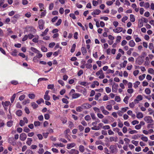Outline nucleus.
Listing matches in <instances>:
<instances>
[{
  "mask_svg": "<svg viewBox=\"0 0 154 154\" xmlns=\"http://www.w3.org/2000/svg\"><path fill=\"white\" fill-rule=\"evenodd\" d=\"M96 75L100 79H103L105 77V75L101 69L96 72Z\"/></svg>",
  "mask_w": 154,
  "mask_h": 154,
  "instance_id": "obj_1",
  "label": "nucleus"
},
{
  "mask_svg": "<svg viewBox=\"0 0 154 154\" xmlns=\"http://www.w3.org/2000/svg\"><path fill=\"white\" fill-rule=\"evenodd\" d=\"M144 120L147 123H151L153 122L152 118L150 116H146L144 117Z\"/></svg>",
  "mask_w": 154,
  "mask_h": 154,
  "instance_id": "obj_2",
  "label": "nucleus"
},
{
  "mask_svg": "<svg viewBox=\"0 0 154 154\" xmlns=\"http://www.w3.org/2000/svg\"><path fill=\"white\" fill-rule=\"evenodd\" d=\"M38 26L40 29H43L44 26L45 22L42 20H40L38 21Z\"/></svg>",
  "mask_w": 154,
  "mask_h": 154,
  "instance_id": "obj_3",
  "label": "nucleus"
},
{
  "mask_svg": "<svg viewBox=\"0 0 154 154\" xmlns=\"http://www.w3.org/2000/svg\"><path fill=\"white\" fill-rule=\"evenodd\" d=\"M118 85L116 83H114L112 86V91L114 93H116L117 91Z\"/></svg>",
  "mask_w": 154,
  "mask_h": 154,
  "instance_id": "obj_4",
  "label": "nucleus"
},
{
  "mask_svg": "<svg viewBox=\"0 0 154 154\" xmlns=\"http://www.w3.org/2000/svg\"><path fill=\"white\" fill-rule=\"evenodd\" d=\"M82 107L84 109H87L91 108L92 106L88 103H86L82 105Z\"/></svg>",
  "mask_w": 154,
  "mask_h": 154,
  "instance_id": "obj_5",
  "label": "nucleus"
},
{
  "mask_svg": "<svg viewBox=\"0 0 154 154\" xmlns=\"http://www.w3.org/2000/svg\"><path fill=\"white\" fill-rule=\"evenodd\" d=\"M27 138V135L25 133H22L20 134V138L21 141H24Z\"/></svg>",
  "mask_w": 154,
  "mask_h": 154,
  "instance_id": "obj_6",
  "label": "nucleus"
},
{
  "mask_svg": "<svg viewBox=\"0 0 154 154\" xmlns=\"http://www.w3.org/2000/svg\"><path fill=\"white\" fill-rule=\"evenodd\" d=\"M8 141L9 143L11 144L13 146H15L17 144L16 142L15 141L13 138H10L8 140Z\"/></svg>",
  "mask_w": 154,
  "mask_h": 154,
  "instance_id": "obj_7",
  "label": "nucleus"
},
{
  "mask_svg": "<svg viewBox=\"0 0 154 154\" xmlns=\"http://www.w3.org/2000/svg\"><path fill=\"white\" fill-rule=\"evenodd\" d=\"M143 60L142 57H139L136 60V62L139 64H141L143 62Z\"/></svg>",
  "mask_w": 154,
  "mask_h": 154,
  "instance_id": "obj_8",
  "label": "nucleus"
},
{
  "mask_svg": "<svg viewBox=\"0 0 154 154\" xmlns=\"http://www.w3.org/2000/svg\"><path fill=\"white\" fill-rule=\"evenodd\" d=\"M69 154H79V151L75 149H72L69 152Z\"/></svg>",
  "mask_w": 154,
  "mask_h": 154,
  "instance_id": "obj_9",
  "label": "nucleus"
},
{
  "mask_svg": "<svg viewBox=\"0 0 154 154\" xmlns=\"http://www.w3.org/2000/svg\"><path fill=\"white\" fill-rule=\"evenodd\" d=\"M123 30V28L121 27H118L113 29V31L115 33H119L121 32Z\"/></svg>",
  "mask_w": 154,
  "mask_h": 154,
  "instance_id": "obj_10",
  "label": "nucleus"
},
{
  "mask_svg": "<svg viewBox=\"0 0 154 154\" xmlns=\"http://www.w3.org/2000/svg\"><path fill=\"white\" fill-rule=\"evenodd\" d=\"M2 104L4 107H5V106L7 107L10 105H11L10 102L9 101H6L5 102L2 101Z\"/></svg>",
  "mask_w": 154,
  "mask_h": 154,
  "instance_id": "obj_11",
  "label": "nucleus"
},
{
  "mask_svg": "<svg viewBox=\"0 0 154 154\" xmlns=\"http://www.w3.org/2000/svg\"><path fill=\"white\" fill-rule=\"evenodd\" d=\"M76 144L74 143H68L67 145L66 148L67 149H69L72 148L74 147Z\"/></svg>",
  "mask_w": 154,
  "mask_h": 154,
  "instance_id": "obj_12",
  "label": "nucleus"
},
{
  "mask_svg": "<svg viewBox=\"0 0 154 154\" xmlns=\"http://www.w3.org/2000/svg\"><path fill=\"white\" fill-rule=\"evenodd\" d=\"M112 153H114L116 152V147L113 145H111L109 148Z\"/></svg>",
  "mask_w": 154,
  "mask_h": 154,
  "instance_id": "obj_13",
  "label": "nucleus"
},
{
  "mask_svg": "<svg viewBox=\"0 0 154 154\" xmlns=\"http://www.w3.org/2000/svg\"><path fill=\"white\" fill-rule=\"evenodd\" d=\"M145 122L143 121H141L139 124L135 126V129H139L140 128L142 125H144Z\"/></svg>",
  "mask_w": 154,
  "mask_h": 154,
  "instance_id": "obj_14",
  "label": "nucleus"
},
{
  "mask_svg": "<svg viewBox=\"0 0 154 154\" xmlns=\"http://www.w3.org/2000/svg\"><path fill=\"white\" fill-rule=\"evenodd\" d=\"M101 12V11L99 9H96L93 12L91 13V14L92 15H98Z\"/></svg>",
  "mask_w": 154,
  "mask_h": 154,
  "instance_id": "obj_15",
  "label": "nucleus"
},
{
  "mask_svg": "<svg viewBox=\"0 0 154 154\" xmlns=\"http://www.w3.org/2000/svg\"><path fill=\"white\" fill-rule=\"evenodd\" d=\"M21 91H19L18 92V93H17L16 94H13V96L11 97V103H13V102H14V100H15V99L16 97V95L17 94L19 93H20V92Z\"/></svg>",
  "mask_w": 154,
  "mask_h": 154,
  "instance_id": "obj_16",
  "label": "nucleus"
},
{
  "mask_svg": "<svg viewBox=\"0 0 154 154\" xmlns=\"http://www.w3.org/2000/svg\"><path fill=\"white\" fill-rule=\"evenodd\" d=\"M79 150L81 152H84L85 151V148L84 146L82 145H79Z\"/></svg>",
  "mask_w": 154,
  "mask_h": 154,
  "instance_id": "obj_17",
  "label": "nucleus"
},
{
  "mask_svg": "<svg viewBox=\"0 0 154 154\" xmlns=\"http://www.w3.org/2000/svg\"><path fill=\"white\" fill-rule=\"evenodd\" d=\"M80 96L79 94L76 93L72 94V99H76L79 97Z\"/></svg>",
  "mask_w": 154,
  "mask_h": 154,
  "instance_id": "obj_18",
  "label": "nucleus"
},
{
  "mask_svg": "<svg viewBox=\"0 0 154 154\" xmlns=\"http://www.w3.org/2000/svg\"><path fill=\"white\" fill-rule=\"evenodd\" d=\"M143 117V114L141 112H139L137 113L136 115V117L138 119H141Z\"/></svg>",
  "mask_w": 154,
  "mask_h": 154,
  "instance_id": "obj_19",
  "label": "nucleus"
},
{
  "mask_svg": "<svg viewBox=\"0 0 154 154\" xmlns=\"http://www.w3.org/2000/svg\"><path fill=\"white\" fill-rule=\"evenodd\" d=\"M38 6L40 8V11H44V5L42 3H40L38 4Z\"/></svg>",
  "mask_w": 154,
  "mask_h": 154,
  "instance_id": "obj_20",
  "label": "nucleus"
},
{
  "mask_svg": "<svg viewBox=\"0 0 154 154\" xmlns=\"http://www.w3.org/2000/svg\"><path fill=\"white\" fill-rule=\"evenodd\" d=\"M143 99V97L141 95H139L137 96L136 99H135V101H139L142 100Z\"/></svg>",
  "mask_w": 154,
  "mask_h": 154,
  "instance_id": "obj_21",
  "label": "nucleus"
},
{
  "mask_svg": "<svg viewBox=\"0 0 154 154\" xmlns=\"http://www.w3.org/2000/svg\"><path fill=\"white\" fill-rule=\"evenodd\" d=\"M32 140L31 138H28L27 139V140L26 142V143L29 146H30L32 142Z\"/></svg>",
  "mask_w": 154,
  "mask_h": 154,
  "instance_id": "obj_22",
  "label": "nucleus"
},
{
  "mask_svg": "<svg viewBox=\"0 0 154 154\" xmlns=\"http://www.w3.org/2000/svg\"><path fill=\"white\" fill-rule=\"evenodd\" d=\"M17 51L16 49H14L11 53V54L14 56H16L17 55Z\"/></svg>",
  "mask_w": 154,
  "mask_h": 154,
  "instance_id": "obj_23",
  "label": "nucleus"
},
{
  "mask_svg": "<svg viewBox=\"0 0 154 154\" xmlns=\"http://www.w3.org/2000/svg\"><path fill=\"white\" fill-rule=\"evenodd\" d=\"M118 138L117 137H109V141L110 142H112L113 141H114L115 142L117 141V139Z\"/></svg>",
  "mask_w": 154,
  "mask_h": 154,
  "instance_id": "obj_24",
  "label": "nucleus"
},
{
  "mask_svg": "<svg viewBox=\"0 0 154 154\" xmlns=\"http://www.w3.org/2000/svg\"><path fill=\"white\" fill-rule=\"evenodd\" d=\"M81 50L83 54V55H85L87 52L86 48L85 47H82L81 48Z\"/></svg>",
  "mask_w": 154,
  "mask_h": 154,
  "instance_id": "obj_25",
  "label": "nucleus"
},
{
  "mask_svg": "<svg viewBox=\"0 0 154 154\" xmlns=\"http://www.w3.org/2000/svg\"><path fill=\"white\" fill-rule=\"evenodd\" d=\"M39 38V36L38 35L35 36V38H33L32 39V41L34 43H37L38 42V39Z\"/></svg>",
  "mask_w": 154,
  "mask_h": 154,
  "instance_id": "obj_26",
  "label": "nucleus"
},
{
  "mask_svg": "<svg viewBox=\"0 0 154 154\" xmlns=\"http://www.w3.org/2000/svg\"><path fill=\"white\" fill-rule=\"evenodd\" d=\"M16 114L18 116H20L22 114V111L20 110H18L16 112Z\"/></svg>",
  "mask_w": 154,
  "mask_h": 154,
  "instance_id": "obj_27",
  "label": "nucleus"
},
{
  "mask_svg": "<svg viewBox=\"0 0 154 154\" xmlns=\"http://www.w3.org/2000/svg\"><path fill=\"white\" fill-rule=\"evenodd\" d=\"M28 97L30 99H33L35 98V95L33 93L30 94H28Z\"/></svg>",
  "mask_w": 154,
  "mask_h": 154,
  "instance_id": "obj_28",
  "label": "nucleus"
},
{
  "mask_svg": "<svg viewBox=\"0 0 154 154\" xmlns=\"http://www.w3.org/2000/svg\"><path fill=\"white\" fill-rule=\"evenodd\" d=\"M48 30L49 29L48 28H46L45 29V31L42 32V33L41 35V36H43L47 34L48 32Z\"/></svg>",
  "mask_w": 154,
  "mask_h": 154,
  "instance_id": "obj_29",
  "label": "nucleus"
},
{
  "mask_svg": "<svg viewBox=\"0 0 154 154\" xmlns=\"http://www.w3.org/2000/svg\"><path fill=\"white\" fill-rule=\"evenodd\" d=\"M83 108L82 107V105L81 106H78L76 108V110L77 112H80L82 111Z\"/></svg>",
  "mask_w": 154,
  "mask_h": 154,
  "instance_id": "obj_30",
  "label": "nucleus"
},
{
  "mask_svg": "<svg viewBox=\"0 0 154 154\" xmlns=\"http://www.w3.org/2000/svg\"><path fill=\"white\" fill-rule=\"evenodd\" d=\"M76 47V45L75 44H74L72 45L71 48V49L70 52L72 53H73L75 51V49Z\"/></svg>",
  "mask_w": 154,
  "mask_h": 154,
  "instance_id": "obj_31",
  "label": "nucleus"
},
{
  "mask_svg": "<svg viewBox=\"0 0 154 154\" xmlns=\"http://www.w3.org/2000/svg\"><path fill=\"white\" fill-rule=\"evenodd\" d=\"M31 104L33 109H35L38 106V105L35 102H32L31 103Z\"/></svg>",
  "mask_w": 154,
  "mask_h": 154,
  "instance_id": "obj_32",
  "label": "nucleus"
},
{
  "mask_svg": "<svg viewBox=\"0 0 154 154\" xmlns=\"http://www.w3.org/2000/svg\"><path fill=\"white\" fill-rule=\"evenodd\" d=\"M13 123V121L12 120H11L8 121L7 123V126L8 127H11Z\"/></svg>",
  "mask_w": 154,
  "mask_h": 154,
  "instance_id": "obj_33",
  "label": "nucleus"
},
{
  "mask_svg": "<svg viewBox=\"0 0 154 154\" xmlns=\"http://www.w3.org/2000/svg\"><path fill=\"white\" fill-rule=\"evenodd\" d=\"M148 72L150 74H154V70L152 68H149L148 70Z\"/></svg>",
  "mask_w": 154,
  "mask_h": 154,
  "instance_id": "obj_34",
  "label": "nucleus"
},
{
  "mask_svg": "<svg viewBox=\"0 0 154 154\" xmlns=\"http://www.w3.org/2000/svg\"><path fill=\"white\" fill-rule=\"evenodd\" d=\"M31 50L33 52L36 53H38L39 51L35 48L31 47L30 48Z\"/></svg>",
  "mask_w": 154,
  "mask_h": 154,
  "instance_id": "obj_35",
  "label": "nucleus"
},
{
  "mask_svg": "<svg viewBox=\"0 0 154 154\" xmlns=\"http://www.w3.org/2000/svg\"><path fill=\"white\" fill-rule=\"evenodd\" d=\"M145 76L146 74H144L141 75L139 76V79L140 81H142L145 78Z\"/></svg>",
  "mask_w": 154,
  "mask_h": 154,
  "instance_id": "obj_36",
  "label": "nucleus"
},
{
  "mask_svg": "<svg viewBox=\"0 0 154 154\" xmlns=\"http://www.w3.org/2000/svg\"><path fill=\"white\" fill-rule=\"evenodd\" d=\"M44 11L42 12L40 14L41 17H45L46 14V10H44Z\"/></svg>",
  "mask_w": 154,
  "mask_h": 154,
  "instance_id": "obj_37",
  "label": "nucleus"
},
{
  "mask_svg": "<svg viewBox=\"0 0 154 154\" xmlns=\"http://www.w3.org/2000/svg\"><path fill=\"white\" fill-rule=\"evenodd\" d=\"M127 63V61L126 60H125L123 63L121 65L122 67H125Z\"/></svg>",
  "mask_w": 154,
  "mask_h": 154,
  "instance_id": "obj_38",
  "label": "nucleus"
},
{
  "mask_svg": "<svg viewBox=\"0 0 154 154\" xmlns=\"http://www.w3.org/2000/svg\"><path fill=\"white\" fill-rule=\"evenodd\" d=\"M20 17V15L19 14H16L14 15L13 17H12V19H18Z\"/></svg>",
  "mask_w": 154,
  "mask_h": 154,
  "instance_id": "obj_39",
  "label": "nucleus"
},
{
  "mask_svg": "<svg viewBox=\"0 0 154 154\" xmlns=\"http://www.w3.org/2000/svg\"><path fill=\"white\" fill-rule=\"evenodd\" d=\"M62 21V20L61 19H58L57 22L55 24V25L57 26L60 25L61 24Z\"/></svg>",
  "mask_w": 154,
  "mask_h": 154,
  "instance_id": "obj_40",
  "label": "nucleus"
},
{
  "mask_svg": "<svg viewBox=\"0 0 154 154\" xmlns=\"http://www.w3.org/2000/svg\"><path fill=\"white\" fill-rule=\"evenodd\" d=\"M101 94L100 93H97L95 95L94 97V99L96 100H97L98 99L99 97L100 96Z\"/></svg>",
  "mask_w": 154,
  "mask_h": 154,
  "instance_id": "obj_41",
  "label": "nucleus"
},
{
  "mask_svg": "<svg viewBox=\"0 0 154 154\" xmlns=\"http://www.w3.org/2000/svg\"><path fill=\"white\" fill-rule=\"evenodd\" d=\"M130 20L132 22H134L135 21V18L134 15L133 14L130 15Z\"/></svg>",
  "mask_w": 154,
  "mask_h": 154,
  "instance_id": "obj_42",
  "label": "nucleus"
},
{
  "mask_svg": "<svg viewBox=\"0 0 154 154\" xmlns=\"http://www.w3.org/2000/svg\"><path fill=\"white\" fill-rule=\"evenodd\" d=\"M129 45L131 47H134L135 45V43L133 40H131L129 42Z\"/></svg>",
  "mask_w": 154,
  "mask_h": 154,
  "instance_id": "obj_43",
  "label": "nucleus"
},
{
  "mask_svg": "<svg viewBox=\"0 0 154 154\" xmlns=\"http://www.w3.org/2000/svg\"><path fill=\"white\" fill-rule=\"evenodd\" d=\"M115 100L117 102H119L121 100V98L119 96H117L115 97Z\"/></svg>",
  "mask_w": 154,
  "mask_h": 154,
  "instance_id": "obj_44",
  "label": "nucleus"
},
{
  "mask_svg": "<svg viewBox=\"0 0 154 154\" xmlns=\"http://www.w3.org/2000/svg\"><path fill=\"white\" fill-rule=\"evenodd\" d=\"M87 121H88L91 119L90 116L89 115H87L84 118Z\"/></svg>",
  "mask_w": 154,
  "mask_h": 154,
  "instance_id": "obj_45",
  "label": "nucleus"
},
{
  "mask_svg": "<svg viewBox=\"0 0 154 154\" xmlns=\"http://www.w3.org/2000/svg\"><path fill=\"white\" fill-rule=\"evenodd\" d=\"M37 54L35 56L37 58H40L42 57V55L40 53V52L39 51L38 53H36Z\"/></svg>",
  "mask_w": 154,
  "mask_h": 154,
  "instance_id": "obj_46",
  "label": "nucleus"
},
{
  "mask_svg": "<svg viewBox=\"0 0 154 154\" xmlns=\"http://www.w3.org/2000/svg\"><path fill=\"white\" fill-rule=\"evenodd\" d=\"M54 146H60L61 147H63L64 146V145L62 143H55L54 144Z\"/></svg>",
  "mask_w": 154,
  "mask_h": 154,
  "instance_id": "obj_47",
  "label": "nucleus"
},
{
  "mask_svg": "<svg viewBox=\"0 0 154 154\" xmlns=\"http://www.w3.org/2000/svg\"><path fill=\"white\" fill-rule=\"evenodd\" d=\"M145 93L147 94H149L151 93V91L150 89L148 88H146L145 90Z\"/></svg>",
  "mask_w": 154,
  "mask_h": 154,
  "instance_id": "obj_48",
  "label": "nucleus"
},
{
  "mask_svg": "<svg viewBox=\"0 0 154 154\" xmlns=\"http://www.w3.org/2000/svg\"><path fill=\"white\" fill-rule=\"evenodd\" d=\"M78 128L80 131H82L84 130V127L81 125H79L78 126Z\"/></svg>",
  "mask_w": 154,
  "mask_h": 154,
  "instance_id": "obj_49",
  "label": "nucleus"
},
{
  "mask_svg": "<svg viewBox=\"0 0 154 154\" xmlns=\"http://www.w3.org/2000/svg\"><path fill=\"white\" fill-rule=\"evenodd\" d=\"M44 102V100L42 98H40L36 101V102L38 104H40L41 103Z\"/></svg>",
  "mask_w": 154,
  "mask_h": 154,
  "instance_id": "obj_50",
  "label": "nucleus"
},
{
  "mask_svg": "<svg viewBox=\"0 0 154 154\" xmlns=\"http://www.w3.org/2000/svg\"><path fill=\"white\" fill-rule=\"evenodd\" d=\"M40 122L39 121H35L34 122V125L35 126L37 127L40 126Z\"/></svg>",
  "mask_w": 154,
  "mask_h": 154,
  "instance_id": "obj_51",
  "label": "nucleus"
},
{
  "mask_svg": "<svg viewBox=\"0 0 154 154\" xmlns=\"http://www.w3.org/2000/svg\"><path fill=\"white\" fill-rule=\"evenodd\" d=\"M80 84L84 86H86L88 85V83L86 82H81Z\"/></svg>",
  "mask_w": 154,
  "mask_h": 154,
  "instance_id": "obj_52",
  "label": "nucleus"
},
{
  "mask_svg": "<svg viewBox=\"0 0 154 154\" xmlns=\"http://www.w3.org/2000/svg\"><path fill=\"white\" fill-rule=\"evenodd\" d=\"M48 79L45 78H39L38 80V82H40L42 81H47Z\"/></svg>",
  "mask_w": 154,
  "mask_h": 154,
  "instance_id": "obj_53",
  "label": "nucleus"
},
{
  "mask_svg": "<svg viewBox=\"0 0 154 154\" xmlns=\"http://www.w3.org/2000/svg\"><path fill=\"white\" fill-rule=\"evenodd\" d=\"M41 49L43 52H46L48 51L47 48L44 46L42 47Z\"/></svg>",
  "mask_w": 154,
  "mask_h": 154,
  "instance_id": "obj_54",
  "label": "nucleus"
},
{
  "mask_svg": "<svg viewBox=\"0 0 154 154\" xmlns=\"http://www.w3.org/2000/svg\"><path fill=\"white\" fill-rule=\"evenodd\" d=\"M44 149L43 148H40L38 151L39 154H42L44 152Z\"/></svg>",
  "mask_w": 154,
  "mask_h": 154,
  "instance_id": "obj_55",
  "label": "nucleus"
},
{
  "mask_svg": "<svg viewBox=\"0 0 154 154\" xmlns=\"http://www.w3.org/2000/svg\"><path fill=\"white\" fill-rule=\"evenodd\" d=\"M25 95L24 94H23L19 97V99L20 101L23 100L25 98Z\"/></svg>",
  "mask_w": 154,
  "mask_h": 154,
  "instance_id": "obj_56",
  "label": "nucleus"
},
{
  "mask_svg": "<svg viewBox=\"0 0 154 154\" xmlns=\"http://www.w3.org/2000/svg\"><path fill=\"white\" fill-rule=\"evenodd\" d=\"M30 131V129L27 127H26L24 128L23 131L26 133H28Z\"/></svg>",
  "mask_w": 154,
  "mask_h": 154,
  "instance_id": "obj_57",
  "label": "nucleus"
},
{
  "mask_svg": "<svg viewBox=\"0 0 154 154\" xmlns=\"http://www.w3.org/2000/svg\"><path fill=\"white\" fill-rule=\"evenodd\" d=\"M121 36H118L117 37L116 42V43H119L120 42L121 39Z\"/></svg>",
  "mask_w": 154,
  "mask_h": 154,
  "instance_id": "obj_58",
  "label": "nucleus"
},
{
  "mask_svg": "<svg viewBox=\"0 0 154 154\" xmlns=\"http://www.w3.org/2000/svg\"><path fill=\"white\" fill-rule=\"evenodd\" d=\"M106 108L108 110L110 111L112 108V106L111 105H107L106 107Z\"/></svg>",
  "mask_w": 154,
  "mask_h": 154,
  "instance_id": "obj_59",
  "label": "nucleus"
},
{
  "mask_svg": "<svg viewBox=\"0 0 154 154\" xmlns=\"http://www.w3.org/2000/svg\"><path fill=\"white\" fill-rule=\"evenodd\" d=\"M106 91L107 93H109L111 92V89L109 87L106 88Z\"/></svg>",
  "mask_w": 154,
  "mask_h": 154,
  "instance_id": "obj_60",
  "label": "nucleus"
},
{
  "mask_svg": "<svg viewBox=\"0 0 154 154\" xmlns=\"http://www.w3.org/2000/svg\"><path fill=\"white\" fill-rule=\"evenodd\" d=\"M128 96H126L123 100L124 102L126 103L127 104L128 102Z\"/></svg>",
  "mask_w": 154,
  "mask_h": 154,
  "instance_id": "obj_61",
  "label": "nucleus"
},
{
  "mask_svg": "<svg viewBox=\"0 0 154 154\" xmlns=\"http://www.w3.org/2000/svg\"><path fill=\"white\" fill-rule=\"evenodd\" d=\"M16 107L18 108L21 109L22 108V106L20 102H17L16 104Z\"/></svg>",
  "mask_w": 154,
  "mask_h": 154,
  "instance_id": "obj_62",
  "label": "nucleus"
},
{
  "mask_svg": "<svg viewBox=\"0 0 154 154\" xmlns=\"http://www.w3.org/2000/svg\"><path fill=\"white\" fill-rule=\"evenodd\" d=\"M24 110L26 112V113L27 114H28L30 113V111L29 110V108L27 107H26L24 109Z\"/></svg>",
  "mask_w": 154,
  "mask_h": 154,
  "instance_id": "obj_63",
  "label": "nucleus"
},
{
  "mask_svg": "<svg viewBox=\"0 0 154 154\" xmlns=\"http://www.w3.org/2000/svg\"><path fill=\"white\" fill-rule=\"evenodd\" d=\"M25 154H33V152L32 150L28 149L26 151Z\"/></svg>",
  "mask_w": 154,
  "mask_h": 154,
  "instance_id": "obj_64",
  "label": "nucleus"
}]
</instances>
